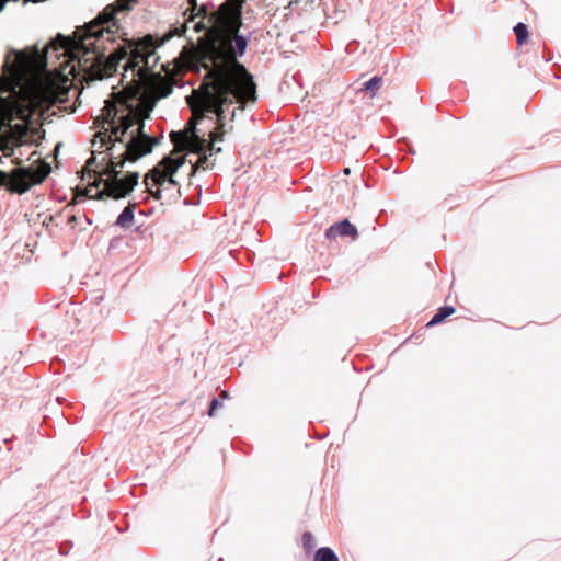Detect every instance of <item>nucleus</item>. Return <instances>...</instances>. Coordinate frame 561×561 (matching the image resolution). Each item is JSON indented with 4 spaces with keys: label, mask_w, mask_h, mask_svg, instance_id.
<instances>
[{
    "label": "nucleus",
    "mask_w": 561,
    "mask_h": 561,
    "mask_svg": "<svg viewBox=\"0 0 561 561\" xmlns=\"http://www.w3.org/2000/svg\"><path fill=\"white\" fill-rule=\"evenodd\" d=\"M137 0H116L106 5L85 27L84 39H94L95 50L87 51L72 67L89 81L103 80L117 72L121 62L123 75L122 84L135 96L144 100L149 110H153L157 103L172 94L174 84L169 78L154 72L153 69L160 60L158 48L162 47L174 36H181L185 27H173L162 37L147 34L138 38H127L123 32L119 37L125 42L118 45L110 55L98 51L96 44L105 34L107 41H114L113 35L119 34L122 26L117 18L118 13L131 10Z\"/></svg>",
    "instance_id": "nucleus-1"
},
{
    "label": "nucleus",
    "mask_w": 561,
    "mask_h": 561,
    "mask_svg": "<svg viewBox=\"0 0 561 561\" xmlns=\"http://www.w3.org/2000/svg\"><path fill=\"white\" fill-rule=\"evenodd\" d=\"M110 138L114 142L123 144L125 151L118 161L111 162L107 169L108 179L105 181V187L98 191L96 197L103 198L107 194L112 198H124L128 196L138 184V172H129L119 176L121 169L126 161L135 162L140 158L152 152L159 145L160 139L150 136L145 130V119L135 110L130 108L126 113H119L117 108L110 111L106 117Z\"/></svg>",
    "instance_id": "nucleus-2"
},
{
    "label": "nucleus",
    "mask_w": 561,
    "mask_h": 561,
    "mask_svg": "<svg viewBox=\"0 0 561 561\" xmlns=\"http://www.w3.org/2000/svg\"><path fill=\"white\" fill-rule=\"evenodd\" d=\"M244 99L254 102L256 100V85L252 77L243 81L230 71H220L213 80L210 89L199 101L202 118L206 113L216 115V127L210 131L207 151L209 156L220 153L221 147H215L214 142L224 141L226 130V110L230 105L240 103Z\"/></svg>",
    "instance_id": "nucleus-3"
},
{
    "label": "nucleus",
    "mask_w": 561,
    "mask_h": 561,
    "mask_svg": "<svg viewBox=\"0 0 561 561\" xmlns=\"http://www.w3.org/2000/svg\"><path fill=\"white\" fill-rule=\"evenodd\" d=\"M185 156H164L159 163L152 168L145 176V184L154 199H161L163 192H169L178 186L176 193L180 194V186L174 175L179 169L184 165Z\"/></svg>",
    "instance_id": "nucleus-4"
},
{
    "label": "nucleus",
    "mask_w": 561,
    "mask_h": 561,
    "mask_svg": "<svg viewBox=\"0 0 561 561\" xmlns=\"http://www.w3.org/2000/svg\"><path fill=\"white\" fill-rule=\"evenodd\" d=\"M50 172L51 167L45 161L36 169L18 165L11 172L0 170V185H7L12 193L24 194L32 186L42 184Z\"/></svg>",
    "instance_id": "nucleus-5"
},
{
    "label": "nucleus",
    "mask_w": 561,
    "mask_h": 561,
    "mask_svg": "<svg viewBox=\"0 0 561 561\" xmlns=\"http://www.w3.org/2000/svg\"><path fill=\"white\" fill-rule=\"evenodd\" d=\"M197 121L191 119L187 124L190 130L185 134L182 131H172L170 134L171 141L178 146L190 148L193 153L198 156L197 164L204 169H211L214 162H210L209 152L207 151L208 139L204 137L197 129Z\"/></svg>",
    "instance_id": "nucleus-6"
},
{
    "label": "nucleus",
    "mask_w": 561,
    "mask_h": 561,
    "mask_svg": "<svg viewBox=\"0 0 561 561\" xmlns=\"http://www.w3.org/2000/svg\"><path fill=\"white\" fill-rule=\"evenodd\" d=\"M244 3V0H225L215 13L218 25L227 32L240 31Z\"/></svg>",
    "instance_id": "nucleus-7"
},
{
    "label": "nucleus",
    "mask_w": 561,
    "mask_h": 561,
    "mask_svg": "<svg viewBox=\"0 0 561 561\" xmlns=\"http://www.w3.org/2000/svg\"><path fill=\"white\" fill-rule=\"evenodd\" d=\"M232 33L234 34V36L227 41V49L236 58L243 57L247 51L248 45L252 38V33L250 32L248 34H243L239 31Z\"/></svg>",
    "instance_id": "nucleus-8"
},
{
    "label": "nucleus",
    "mask_w": 561,
    "mask_h": 561,
    "mask_svg": "<svg viewBox=\"0 0 561 561\" xmlns=\"http://www.w3.org/2000/svg\"><path fill=\"white\" fill-rule=\"evenodd\" d=\"M325 238L333 239L337 236L342 237H357L358 230L356 226H354L348 219H342L333 225H331L325 230Z\"/></svg>",
    "instance_id": "nucleus-9"
},
{
    "label": "nucleus",
    "mask_w": 561,
    "mask_h": 561,
    "mask_svg": "<svg viewBox=\"0 0 561 561\" xmlns=\"http://www.w3.org/2000/svg\"><path fill=\"white\" fill-rule=\"evenodd\" d=\"M23 58L24 55L22 50L10 48L7 53L5 61L2 66V69L7 72L14 73L20 67V64L22 62Z\"/></svg>",
    "instance_id": "nucleus-10"
},
{
    "label": "nucleus",
    "mask_w": 561,
    "mask_h": 561,
    "mask_svg": "<svg viewBox=\"0 0 561 561\" xmlns=\"http://www.w3.org/2000/svg\"><path fill=\"white\" fill-rule=\"evenodd\" d=\"M134 209H135V205L129 203L122 210V213L117 216L115 225L121 228H124V229L129 228L134 224V220H135Z\"/></svg>",
    "instance_id": "nucleus-11"
},
{
    "label": "nucleus",
    "mask_w": 561,
    "mask_h": 561,
    "mask_svg": "<svg viewBox=\"0 0 561 561\" xmlns=\"http://www.w3.org/2000/svg\"><path fill=\"white\" fill-rule=\"evenodd\" d=\"M456 312V308L449 305L442 306L437 309L436 313L427 322V327H434L443 323L448 317Z\"/></svg>",
    "instance_id": "nucleus-12"
},
{
    "label": "nucleus",
    "mask_w": 561,
    "mask_h": 561,
    "mask_svg": "<svg viewBox=\"0 0 561 561\" xmlns=\"http://www.w3.org/2000/svg\"><path fill=\"white\" fill-rule=\"evenodd\" d=\"M313 561H340V559L332 548L321 547L316 551Z\"/></svg>",
    "instance_id": "nucleus-13"
},
{
    "label": "nucleus",
    "mask_w": 561,
    "mask_h": 561,
    "mask_svg": "<svg viewBox=\"0 0 561 561\" xmlns=\"http://www.w3.org/2000/svg\"><path fill=\"white\" fill-rule=\"evenodd\" d=\"M513 31L515 33L517 43L519 45H523L524 43L527 42L529 33H528V27H527V25L525 23L518 22L514 26Z\"/></svg>",
    "instance_id": "nucleus-14"
},
{
    "label": "nucleus",
    "mask_w": 561,
    "mask_h": 561,
    "mask_svg": "<svg viewBox=\"0 0 561 561\" xmlns=\"http://www.w3.org/2000/svg\"><path fill=\"white\" fill-rule=\"evenodd\" d=\"M381 82H382L381 77L374 76L364 83L363 90L365 92L371 93V95H375V92L380 88Z\"/></svg>",
    "instance_id": "nucleus-15"
},
{
    "label": "nucleus",
    "mask_w": 561,
    "mask_h": 561,
    "mask_svg": "<svg viewBox=\"0 0 561 561\" xmlns=\"http://www.w3.org/2000/svg\"><path fill=\"white\" fill-rule=\"evenodd\" d=\"M302 546L307 553H310L316 547V540L313 535L310 531H305L302 534Z\"/></svg>",
    "instance_id": "nucleus-16"
},
{
    "label": "nucleus",
    "mask_w": 561,
    "mask_h": 561,
    "mask_svg": "<svg viewBox=\"0 0 561 561\" xmlns=\"http://www.w3.org/2000/svg\"><path fill=\"white\" fill-rule=\"evenodd\" d=\"M222 407V402L219 398L214 397L210 401L209 408H208V416L213 417L215 415V412L217 409Z\"/></svg>",
    "instance_id": "nucleus-17"
},
{
    "label": "nucleus",
    "mask_w": 561,
    "mask_h": 561,
    "mask_svg": "<svg viewBox=\"0 0 561 561\" xmlns=\"http://www.w3.org/2000/svg\"><path fill=\"white\" fill-rule=\"evenodd\" d=\"M193 28H194V31H195L196 33H199V32H202V31H204V30H205V24H204V22H203V21H198V22H196V23L194 24V27H193Z\"/></svg>",
    "instance_id": "nucleus-18"
},
{
    "label": "nucleus",
    "mask_w": 561,
    "mask_h": 561,
    "mask_svg": "<svg viewBox=\"0 0 561 561\" xmlns=\"http://www.w3.org/2000/svg\"><path fill=\"white\" fill-rule=\"evenodd\" d=\"M219 399L221 400V402H222L224 400L229 399V393H228V391H227V390H221V391H220V394H219Z\"/></svg>",
    "instance_id": "nucleus-19"
},
{
    "label": "nucleus",
    "mask_w": 561,
    "mask_h": 561,
    "mask_svg": "<svg viewBox=\"0 0 561 561\" xmlns=\"http://www.w3.org/2000/svg\"><path fill=\"white\" fill-rule=\"evenodd\" d=\"M190 8L195 11L198 8L197 0H187Z\"/></svg>",
    "instance_id": "nucleus-20"
},
{
    "label": "nucleus",
    "mask_w": 561,
    "mask_h": 561,
    "mask_svg": "<svg viewBox=\"0 0 561 561\" xmlns=\"http://www.w3.org/2000/svg\"><path fill=\"white\" fill-rule=\"evenodd\" d=\"M234 115H236V110H232L230 119H232L234 117Z\"/></svg>",
    "instance_id": "nucleus-21"
},
{
    "label": "nucleus",
    "mask_w": 561,
    "mask_h": 561,
    "mask_svg": "<svg viewBox=\"0 0 561 561\" xmlns=\"http://www.w3.org/2000/svg\"><path fill=\"white\" fill-rule=\"evenodd\" d=\"M102 299H103V297H102V296H98V297H95V300H102Z\"/></svg>",
    "instance_id": "nucleus-22"
},
{
    "label": "nucleus",
    "mask_w": 561,
    "mask_h": 561,
    "mask_svg": "<svg viewBox=\"0 0 561 561\" xmlns=\"http://www.w3.org/2000/svg\"><path fill=\"white\" fill-rule=\"evenodd\" d=\"M3 7H4V3H2V4L0 5V11L3 9Z\"/></svg>",
    "instance_id": "nucleus-23"
}]
</instances>
